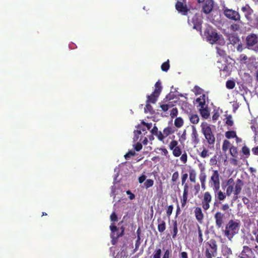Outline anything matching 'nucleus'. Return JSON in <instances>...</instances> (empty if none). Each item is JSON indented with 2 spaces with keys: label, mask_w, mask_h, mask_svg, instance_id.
<instances>
[{
  "label": "nucleus",
  "mask_w": 258,
  "mask_h": 258,
  "mask_svg": "<svg viewBox=\"0 0 258 258\" xmlns=\"http://www.w3.org/2000/svg\"><path fill=\"white\" fill-rule=\"evenodd\" d=\"M240 25L237 23H233L231 25L230 29L233 31H237L240 29Z\"/></svg>",
  "instance_id": "44"
},
{
  "label": "nucleus",
  "mask_w": 258,
  "mask_h": 258,
  "mask_svg": "<svg viewBox=\"0 0 258 258\" xmlns=\"http://www.w3.org/2000/svg\"><path fill=\"white\" fill-rule=\"evenodd\" d=\"M173 209V205L169 206L166 209V215L169 218L172 214V211Z\"/></svg>",
  "instance_id": "49"
},
{
  "label": "nucleus",
  "mask_w": 258,
  "mask_h": 258,
  "mask_svg": "<svg viewBox=\"0 0 258 258\" xmlns=\"http://www.w3.org/2000/svg\"><path fill=\"white\" fill-rule=\"evenodd\" d=\"M196 101L199 103L201 108H204V106H206V95L203 94L200 97L197 98Z\"/></svg>",
  "instance_id": "27"
},
{
  "label": "nucleus",
  "mask_w": 258,
  "mask_h": 258,
  "mask_svg": "<svg viewBox=\"0 0 258 258\" xmlns=\"http://www.w3.org/2000/svg\"><path fill=\"white\" fill-rule=\"evenodd\" d=\"M146 176L145 174H143L138 178L139 182L140 183H142L144 181L146 180Z\"/></svg>",
  "instance_id": "62"
},
{
  "label": "nucleus",
  "mask_w": 258,
  "mask_h": 258,
  "mask_svg": "<svg viewBox=\"0 0 258 258\" xmlns=\"http://www.w3.org/2000/svg\"><path fill=\"white\" fill-rule=\"evenodd\" d=\"M214 5L213 0H206L203 6V12L206 14H210L213 9Z\"/></svg>",
  "instance_id": "13"
},
{
  "label": "nucleus",
  "mask_w": 258,
  "mask_h": 258,
  "mask_svg": "<svg viewBox=\"0 0 258 258\" xmlns=\"http://www.w3.org/2000/svg\"><path fill=\"white\" fill-rule=\"evenodd\" d=\"M230 208L229 205L228 204H222L220 209L223 211H228Z\"/></svg>",
  "instance_id": "53"
},
{
  "label": "nucleus",
  "mask_w": 258,
  "mask_h": 258,
  "mask_svg": "<svg viewBox=\"0 0 258 258\" xmlns=\"http://www.w3.org/2000/svg\"><path fill=\"white\" fill-rule=\"evenodd\" d=\"M187 177H188L187 173H185L182 174L181 177L182 185L184 184H187V183L186 182Z\"/></svg>",
  "instance_id": "50"
},
{
  "label": "nucleus",
  "mask_w": 258,
  "mask_h": 258,
  "mask_svg": "<svg viewBox=\"0 0 258 258\" xmlns=\"http://www.w3.org/2000/svg\"><path fill=\"white\" fill-rule=\"evenodd\" d=\"M160 107L161 108L163 111L165 112L169 109V108L170 107V106L168 104H162L160 105Z\"/></svg>",
  "instance_id": "57"
},
{
  "label": "nucleus",
  "mask_w": 258,
  "mask_h": 258,
  "mask_svg": "<svg viewBox=\"0 0 258 258\" xmlns=\"http://www.w3.org/2000/svg\"><path fill=\"white\" fill-rule=\"evenodd\" d=\"M175 129L174 127L172 126V125H169L166 127L164 128L163 131V136L164 137V139L168 136L169 135L173 134L175 132Z\"/></svg>",
  "instance_id": "19"
},
{
  "label": "nucleus",
  "mask_w": 258,
  "mask_h": 258,
  "mask_svg": "<svg viewBox=\"0 0 258 258\" xmlns=\"http://www.w3.org/2000/svg\"><path fill=\"white\" fill-rule=\"evenodd\" d=\"M233 69V66L230 63H226L222 69H221L220 75L223 77H226L230 75Z\"/></svg>",
  "instance_id": "14"
},
{
  "label": "nucleus",
  "mask_w": 258,
  "mask_h": 258,
  "mask_svg": "<svg viewBox=\"0 0 258 258\" xmlns=\"http://www.w3.org/2000/svg\"><path fill=\"white\" fill-rule=\"evenodd\" d=\"M110 229L111 231L110 237L111 238V243L112 244L114 245L116 244L118 240V238L121 236H119V235L116 232L118 231V228L115 225L113 224L110 226Z\"/></svg>",
  "instance_id": "12"
},
{
  "label": "nucleus",
  "mask_w": 258,
  "mask_h": 258,
  "mask_svg": "<svg viewBox=\"0 0 258 258\" xmlns=\"http://www.w3.org/2000/svg\"><path fill=\"white\" fill-rule=\"evenodd\" d=\"M236 136V134L235 131H227L225 133V137L227 139H232L235 138Z\"/></svg>",
  "instance_id": "36"
},
{
  "label": "nucleus",
  "mask_w": 258,
  "mask_h": 258,
  "mask_svg": "<svg viewBox=\"0 0 258 258\" xmlns=\"http://www.w3.org/2000/svg\"><path fill=\"white\" fill-rule=\"evenodd\" d=\"M179 176V173L177 171H175L172 174L171 179L172 185H178L179 183L178 181Z\"/></svg>",
  "instance_id": "24"
},
{
  "label": "nucleus",
  "mask_w": 258,
  "mask_h": 258,
  "mask_svg": "<svg viewBox=\"0 0 258 258\" xmlns=\"http://www.w3.org/2000/svg\"><path fill=\"white\" fill-rule=\"evenodd\" d=\"M135 154L136 153L134 151H130L124 155V157L126 159H127L130 158L132 156H135Z\"/></svg>",
  "instance_id": "58"
},
{
  "label": "nucleus",
  "mask_w": 258,
  "mask_h": 258,
  "mask_svg": "<svg viewBox=\"0 0 258 258\" xmlns=\"http://www.w3.org/2000/svg\"><path fill=\"white\" fill-rule=\"evenodd\" d=\"M213 191L215 193V201L213 204V211L215 210L216 208H219L220 202L224 201L227 196L226 192H223L220 190V189L217 190L214 189Z\"/></svg>",
  "instance_id": "7"
},
{
  "label": "nucleus",
  "mask_w": 258,
  "mask_h": 258,
  "mask_svg": "<svg viewBox=\"0 0 258 258\" xmlns=\"http://www.w3.org/2000/svg\"><path fill=\"white\" fill-rule=\"evenodd\" d=\"M241 151H242V153L244 155H245V156H246L247 157L249 156V155H250L249 149L246 146H244L242 148Z\"/></svg>",
  "instance_id": "47"
},
{
  "label": "nucleus",
  "mask_w": 258,
  "mask_h": 258,
  "mask_svg": "<svg viewBox=\"0 0 258 258\" xmlns=\"http://www.w3.org/2000/svg\"><path fill=\"white\" fill-rule=\"evenodd\" d=\"M194 213L197 220L200 224H202L204 218V215L202 212L201 208L200 207H196L194 210Z\"/></svg>",
  "instance_id": "16"
},
{
  "label": "nucleus",
  "mask_w": 258,
  "mask_h": 258,
  "mask_svg": "<svg viewBox=\"0 0 258 258\" xmlns=\"http://www.w3.org/2000/svg\"><path fill=\"white\" fill-rule=\"evenodd\" d=\"M189 178L191 182L195 183L196 181L197 172L194 169H189Z\"/></svg>",
  "instance_id": "28"
},
{
  "label": "nucleus",
  "mask_w": 258,
  "mask_h": 258,
  "mask_svg": "<svg viewBox=\"0 0 258 258\" xmlns=\"http://www.w3.org/2000/svg\"><path fill=\"white\" fill-rule=\"evenodd\" d=\"M178 114V110L177 108H173L170 111V115L171 118H174Z\"/></svg>",
  "instance_id": "48"
},
{
  "label": "nucleus",
  "mask_w": 258,
  "mask_h": 258,
  "mask_svg": "<svg viewBox=\"0 0 258 258\" xmlns=\"http://www.w3.org/2000/svg\"><path fill=\"white\" fill-rule=\"evenodd\" d=\"M187 200H188V197H185L182 196V197L181 199V207L182 208H183L185 206V205L187 203Z\"/></svg>",
  "instance_id": "54"
},
{
  "label": "nucleus",
  "mask_w": 258,
  "mask_h": 258,
  "mask_svg": "<svg viewBox=\"0 0 258 258\" xmlns=\"http://www.w3.org/2000/svg\"><path fill=\"white\" fill-rule=\"evenodd\" d=\"M214 252L210 251L209 249H206L205 251V256L207 258H212L213 253Z\"/></svg>",
  "instance_id": "55"
},
{
  "label": "nucleus",
  "mask_w": 258,
  "mask_h": 258,
  "mask_svg": "<svg viewBox=\"0 0 258 258\" xmlns=\"http://www.w3.org/2000/svg\"><path fill=\"white\" fill-rule=\"evenodd\" d=\"M209 245L210 247L213 250V252H216L217 245L215 240H211L209 243Z\"/></svg>",
  "instance_id": "38"
},
{
  "label": "nucleus",
  "mask_w": 258,
  "mask_h": 258,
  "mask_svg": "<svg viewBox=\"0 0 258 258\" xmlns=\"http://www.w3.org/2000/svg\"><path fill=\"white\" fill-rule=\"evenodd\" d=\"M226 124L228 126H232L233 125V121L232 120V116L231 115H229L226 117Z\"/></svg>",
  "instance_id": "46"
},
{
  "label": "nucleus",
  "mask_w": 258,
  "mask_h": 258,
  "mask_svg": "<svg viewBox=\"0 0 258 258\" xmlns=\"http://www.w3.org/2000/svg\"><path fill=\"white\" fill-rule=\"evenodd\" d=\"M220 116L218 110H214L213 112L212 119L213 121H216Z\"/></svg>",
  "instance_id": "45"
},
{
  "label": "nucleus",
  "mask_w": 258,
  "mask_h": 258,
  "mask_svg": "<svg viewBox=\"0 0 258 258\" xmlns=\"http://www.w3.org/2000/svg\"><path fill=\"white\" fill-rule=\"evenodd\" d=\"M127 195H129V199L131 200H132L135 198V196L134 194H133L130 190H128L126 191Z\"/></svg>",
  "instance_id": "64"
},
{
  "label": "nucleus",
  "mask_w": 258,
  "mask_h": 258,
  "mask_svg": "<svg viewBox=\"0 0 258 258\" xmlns=\"http://www.w3.org/2000/svg\"><path fill=\"white\" fill-rule=\"evenodd\" d=\"M110 219L112 222H116L117 221V216L115 212H112L110 216Z\"/></svg>",
  "instance_id": "52"
},
{
  "label": "nucleus",
  "mask_w": 258,
  "mask_h": 258,
  "mask_svg": "<svg viewBox=\"0 0 258 258\" xmlns=\"http://www.w3.org/2000/svg\"><path fill=\"white\" fill-rule=\"evenodd\" d=\"M151 133L152 135L156 136L159 141L162 142L164 141L163 134L161 131H158V127L156 126L155 124L153 128L151 130Z\"/></svg>",
  "instance_id": "17"
},
{
  "label": "nucleus",
  "mask_w": 258,
  "mask_h": 258,
  "mask_svg": "<svg viewBox=\"0 0 258 258\" xmlns=\"http://www.w3.org/2000/svg\"><path fill=\"white\" fill-rule=\"evenodd\" d=\"M194 29H196L198 31L202 32V26L201 23L195 24L193 27Z\"/></svg>",
  "instance_id": "61"
},
{
  "label": "nucleus",
  "mask_w": 258,
  "mask_h": 258,
  "mask_svg": "<svg viewBox=\"0 0 258 258\" xmlns=\"http://www.w3.org/2000/svg\"><path fill=\"white\" fill-rule=\"evenodd\" d=\"M228 39L230 43L233 45L238 43L240 41V40L237 35L234 34L229 35Z\"/></svg>",
  "instance_id": "22"
},
{
  "label": "nucleus",
  "mask_w": 258,
  "mask_h": 258,
  "mask_svg": "<svg viewBox=\"0 0 258 258\" xmlns=\"http://www.w3.org/2000/svg\"><path fill=\"white\" fill-rule=\"evenodd\" d=\"M172 250L170 248L164 251L162 258H170L171 256Z\"/></svg>",
  "instance_id": "43"
},
{
  "label": "nucleus",
  "mask_w": 258,
  "mask_h": 258,
  "mask_svg": "<svg viewBox=\"0 0 258 258\" xmlns=\"http://www.w3.org/2000/svg\"><path fill=\"white\" fill-rule=\"evenodd\" d=\"M157 222L158 224L157 228L159 232L160 233L163 232L166 229L165 222L163 220H162L161 218H159L157 219Z\"/></svg>",
  "instance_id": "20"
},
{
  "label": "nucleus",
  "mask_w": 258,
  "mask_h": 258,
  "mask_svg": "<svg viewBox=\"0 0 258 258\" xmlns=\"http://www.w3.org/2000/svg\"><path fill=\"white\" fill-rule=\"evenodd\" d=\"M162 90L161 83L160 81H158L155 85L154 94L160 95Z\"/></svg>",
  "instance_id": "30"
},
{
  "label": "nucleus",
  "mask_w": 258,
  "mask_h": 258,
  "mask_svg": "<svg viewBox=\"0 0 258 258\" xmlns=\"http://www.w3.org/2000/svg\"><path fill=\"white\" fill-rule=\"evenodd\" d=\"M214 219L216 227L218 229L222 228L226 221L225 214L218 211L214 215Z\"/></svg>",
  "instance_id": "8"
},
{
  "label": "nucleus",
  "mask_w": 258,
  "mask_h": 258,
  "mask_svg": "<svg viewBox=\"0 0 258 258\" xmlns=\"http://www.w3.org/2000/svg\"><path fill=\"white\" fill-rule=\"evenodd\" d=\"M226 86L227 89H232L235 86V83L233 80H228L226 83Z\"/></svg>",
  "instance_id": "41"
},
{
  "label": "nucleus",
  "mask_w": 258,
  "mask_h": 258,
  "mask_svg": "<svg viewBox=\"0 0 258 258\" xmlns=\"http://www.w3.org/2000/svg\"><path fill=\"white\" fill-rule=\"evenodd\" d=\"M182 185L183 186V191L182 196L188 197L189 192V186L188 184V183L182 184Z\"/></svg>",
  "instance_id": "35"
},
{
  "label": "nucleus",
  "mask_w": 258,
  "mask_h": 258,
  "mask_svg": "<svg viewBox=\"0 0 258 258\" xmlns=\"http://www.w3.org/2000/svg\"><path fill=\"white\" fill-rule=\"evenodd\" d=\"M201 157L203 158H208L210 155V153L209 151L205 147L203 148V151L199 154Z\"/></svg>",
  "instance_id": "32"
},
{
  "label": "nucleus",
  "mask_w": 258,
  "mask_h": 258,
  "mask_svg": "<svg viewBox=\"0 0 258 258\" xmlns=\"http://www.w3.org/2000/svg\"><path fill=\"white\" fill-rule=\"evenodd\" d=\"M230 153L231 155L235 158H236L238 156V151L236 147L232 146L230 148Z\"/></svg>",
  "instance_id": "34"
},
{
  "label": "nucleus",
  "mask_w": 258,
  "mask_h": 258,
  "mask_svg": "<svg viewBox=\"0 0 258 258\" xmlns=\"http://www.w3.org/2000/svg\"><path fill=\"white\" fill-rule=\"evenodd\" d=\"M180 160L183 163H185L187 162V157L186 153L183 154L181 155L180 158Z\"/></svg>",
  "instance_id": "60"
},
{
  "label": "nucleus",
  "mask_w": 258,
  "mask_h": 258,
  "mask_svg": "<svg viewBox=\"0 0 258 258\" xmlns=\"http://www.w3.org/2000/svg\"><path fill=\"white\" fill-rule=\"evenodd\" d=\"M239 228V222L230 220L226 225L225 229L223 230L224 234L229 240H231L234 235L238 233Z\"/></svg>",
  "instance_id": "2"
},
{
  "label": "nucleus",
  "mask_w": 258,
  "mask_h": 258,
  "mask_svg": "<svg viewBox=\"0 0 258 258\" xmlns=\"http://www.w3.org/2000/svg\"><path fill=\"white\" fill-rule=\"evenodd\" d=\"M189 119L192 124H197L200 121L199 116L197 114L191 113L189 115Z\"/></svg>",
  "instance_id": "26"
},
{
  "label": "nucleus",
  "mask_w": 258,
  "mask_h": 258,
  "mask_svg": "<svg viewBox=\"0 0 258 258\" xmlns=\"http://www.w3.org/2000/svg\"><path fill=\"white\" fill-rule=\"evenodd\" d=\"M153 184L154 180L151 179H147L144 183V187L147 189L152 187Z\"/></svg>",
  "instance_id": "37"
},
{
  "label": "nucleus",
  "mask_w": 258,
  "mask_h": 258,
  "mask_svg": "<svg viewBox=\"0 0 258 258\" xmlns=\"http://www.w3.org/2000/svg\"><path fill=\"white\" fill-rule=\"evenodd\" d=\"M201 126L202 133L204 135L209 145H214L215 142V137L210 125L207 122H202Z\"/></svg>",
  "instance_id": "3"
},
{
  "label": "nucleus",
  "mask_w": 258,
  "mask_h": 258,
  "mask_svg": "<svg viewBox=\"0 0 258 258\" xmlns=\"http://www.w3.org/2000/svg\"><path fill=\"white\" fill-rule=\"evenodd\" d=\"M243 185V181L242 180L237 179L234 182V179L230 178L227 180L225 185L222 184V187H226V192L228 197L230 196L233 192L234 199L236 200L238 198Z\"/></svg>",
  "instance_id": "1"
},
{
  "label": "nucleus",
  "mask_w": 258,
  "mask_h": 258,
  "mask_svg": "<svg viewBox=\"0 0 258 258\" xmlns=\"http://www.w3.org/2000/svg\"><path fill=\"white\" fill-rule=\"evenodd\" d=\"M161 253L162 250L160 248H156L152 254L153 258H161Z\"/></svg>",
  "instance_id": "40"
},
{
  "label": "nucleus",
  "mask_w": 258,
  "mask_h": 258,
  "mask_svg": "<svg viewBox=\"0 0 258 258\" xmlns=\"http://www.w3.org/2000/svg\"><path fill=\"white\" fill-rule=\"evenodd\" d=\"M199 111L202 116L205 118L207 119L210 116V112L208 109L207 107L204 106V108H200L199 109Z\"/></svg>",
  "instance_id": "25"
},
{
  "label": "nucleus",
  "mask_w": 258,
  "mask_h": 258,
  "mask_svg": "<svg viewBox=\"0 0 258 258\" xmlns=\"http://www.w3.org/2000/svg\"><path fill=\"white\" fill-rule=\"evenodd\" d=\"M191 139L192 143H194L195 144L197 145L199 144L200 142L199 134L195 126H192V133L191 135Z\"/></svg>",
  "instance_id": "18"
},
{
  "label": "nucleus",
  "mask_w": 258,
  "mask_h": 258,
  "mask_svg": "<svg viewBox=\"0 0 258 258\" xmlns=\"http://www.w3.org/2000/svg\"><path fill=\"white\" fill-rule=\"evenodd\" d=\"M198 241L200 243H202L203 241V234L201 228L199 225H198Z\"/></svg>",
  "instance_id": "42"
},
{
  "label": "nucleus",
  "mask_w": 258,
  "mask_h": 258,
  "mask_svg": "<svg viewBox=\"0 0 258 258\" xmlns=\"http://www.w3.org/2000/svg\"><path fill=\"white\" fill-rule=\"evenodd\" d=\"M159 95L157 94H154V92H153L150 95H148L147 96V103H151L154 104L157 100V99L159 97Z\"/></svg>",
  "instance_id": "23"
},
{
  "label": "nucleus",
  "mask_w": 258,
  "mask_h": 258,
  "mask_svg": "<svg viewBox=\"0 0 258 258\" xmlns=\"http://www.w3.org/2000/svg\"><path fill=\"white\" fill-rule=\"evenodd\" d=\"M175 8L178 12L181 13L183 15H187L188 9L186 5H184L182 2L177 1L175 5Z\"/></svg>",
  "instance_id": "15"
},
{
  "label": "nucleus",
  "mask_w": 258,
  "mask_h": 258,
  "mask_svg": "<svg viewBox=\"0 0 258 258\" xmlns=\"http://www.w3.org/2000/svg\"><path fill=\"white\" fill-rule=\"evenodd\" d=\"M220 174L217 170H214L209 180V185L213 190H217L220 187Z\"/></svg>",
  "instance_id": "6"
},
{
  "label": "nucleus",
  "mask_w": 258,
  "mask_h": 258,
  "mask_svg": "<svg viewBox=\"0 0 258 258\" xmlns=\"http://www.w3.org/2000/svg\"><path fill=\"white\" fill-rule=\"evenodd\" d=\"M150 103H147V104L146 105V106L145 107V112H151V110H152V106L150 104Z\"/></svg>",
  "instance_id": "59"
},
{
  "label": "nucleus",
  "mask_w": 258,
  "mask_h": 258,
  "mask_svg": "<svg viewBox=\"0 0 258 258\" xmlns=\"http://www.w3.org/2000/svg\"><path fill=\"white\" fill-rule=\"evenodd\" d=\"M160 150L161 151V153H162V154L163 155L165 156L166 157H169L168 152L166 148H161L160 149Z\"/></svg>",
  "instance_id": "63"
},
{
  "label": "nucleus",
  "mask_w": 258,
  "mask_h": 258,
  "mask_svg": "<svg viewBox=\"0 0 258 258\" xmlns=\"http://www.w3.org/2000/svg\"><path fill=\"white\" fill-rule=\"evenodd\" d=\"M204 34L207 41L211 44H214L219 39L217 31L209 25L205 28Z\"/></svg>",
  "instance_id": "4"
},
{
  "label": "nucleus",
  "mask_w": 258,
  "mask_h": 258,
  "mask_svg": "<svg viewBox=\"0 0 258 258\" xmlns=\"http://www.w3.org/2000/svg\"><path fill=\"white\" fill-rule=\"evenodd\" d=\"M142 145L141 143L138 142L135 146V149L136 151L139 152L142 149Z\"/></svg>",
  "instance_id": "56"
},
{
  "label": "nucleus",
  "mask_w": 258,
  "mask_h": 258,
  "mask_svg": "<svg viewBox=\"0 0 258 258\" xmlns=\"http://www.w3.org/2000/svg\"><path fill=\"white\" fill-rule=\"evenodd\" d=\"M230 148V143L229 141L225 140L222 145V150L224 152L227 151Z\"/></svg>",
  "instance_id": "33"
},
{
  "label": "nucleus",
  "mask_w": 258,
  "mask_h": 258,
  "mask_svg": "<svg viewBox=\"0 0 258 258\" xmlns=\"http://www.w3.org/2000/svg\"><path fill=\"white\" fill-rule=\"evenodd\" d=\"M247 47L255 52H258V35L254 33L248 34L246 38Z\"/></svg>",
  "instance_id": "5"
},
{
  "label": "nucleus",
  "mask_w": 258,
  "mask_h": 258,
  "mask_svg": "<svg viewBox=\"0 0 258 258\" xmlns=\"http://www.w3.org/2000/svg\"><path fill=\"white\" fill-rule=\"evenodd\" d=\"M247 58L248 57L245 54H242L240 55L237 60L240 62H244V61H245Z\"/></svg>",
  "instance_id": "51"
},
{
  "label": "nucleus",
  "mask_w": 258,
  "mask_h": 258,
  "mask_svg": "<svg viewBox=\"0 0 258 258\" xmlns=\"http://www.w3.org/2000/svg\"><path fill=\"white\" fill-rule=\"evenodd\" d=\"M252 252V251L251 248L248 246H243V249L239 255L245 257H250L249 254L251 253Z\"/></svg>",
  "instance_id": "21"
},
{
  "label": "nucleus",
  "mask_w": 258,
  "mask_h": 258,
  "mask_svg": "<svg viewBox=\"0 0 258 258\" xmlns=\"http://www.w3.org/2000/svg\"><path fill=\"white\" fill-rule=\"evenodd\" d=\"M223 14L225 17L229 19L235 21H238L240 20V16L238 12L232 9L224 8L223 9Z\"/></svg>",
  "instance_id": "9"
},
{
  "label": "nucleus",
  "mask_w": 258,
  "mask_h": 258,
  "mask_svg": "<svg viewBox=\"0 0 258 258\" xmlns=\"http://www.w3.org/2000/svg\"><path fill=\"white\" fill-rule=\"evenodd\" d=\"M170 67L169 61V60H167L166 61L163 62L161 67V70L163 72H167Z\"/></svg>",
  "instance_id": "39"
},
{
  "label": "nucleus",
  "mask_w": 258,
  "mask_h": 258,
  "mask_svg": "<svg viewBox=\"0 0 258 258\" xmlns=\"http://www.w3.org/2000/svg\"><path fill=\"white\" fill-rule=\"evenodd\" d=\"M183 124V120L180 117H177L174 120V125L176 127L179 128L181 127Z\"/></svg>",
  "instance_id": "31"
},
{
  "label": "nucleus",
  "mask_w": 258,
  "mask_h": 258,
  "mask_svg": "<svg viewBox=\"0 0 258 258\" xmlns=\"http://www.w3.org/2000/svg\"><path fill=\"white\" fill-rule=\"evenodd\" d=\"M212 201V196L209 191L205 192L202 200V206L204 211H207L210 207V203Z\"/></svg>",
  "instance_id": "10"
},
{
  "label": "nucleus",
  "mask_w": 258,
  "mask_h": 258,
  "mask_svg": "<svg viewBox=\"0 0 258 258\" xmlns=\"http://www.w3.org/2000/svg\"><path fill=\"white\" fill-rule=\"evenodd\" d=\"M178 142L176 140H173L169 145L170 150L172 151L174 156L177 157L181 155L182 151L180 147L178 146Z\"/></svg>",
  "instance_id": "11"
},
{
  "label": "nucleus",
  "mask_w": 258,
  "mask_h": 258,
  "mask_svg": "<svg viewBox=\"0 0 258 258\" xmlns=\"http://www.w3.org/2000/svg\"><path fill=\"white\" fill-rule=\"evenodd\" d=\"M173 229L172 232V236L173 238H175L178 233L177 223L176 220H172Z\"/></svg>",
  "instance_id": "29"
}]
</instances>
